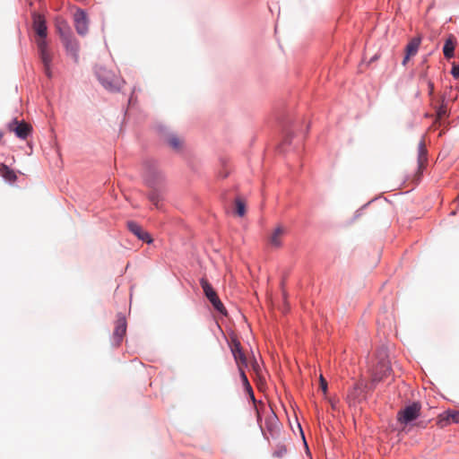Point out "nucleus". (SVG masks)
<instances>
[{
    "instance_id": "obj_1",
    "label": "nucleus",
    "mask_w": 459,
    "mask_h": 459,
    "mask_svg": "<svg viewBox=\"0 0 459 459\" xmlns=\"http://www.w3.org/2000/svg\"><path fill=\"white\" fill-rule=\"evenodd\" d=\"M33 28L38 36V38L36 39V44L38 47L41 62L44 66V72L48 77H51L52 55L48 48V43L46 40L47 26L45 20L42 16L38 14L34 15Z\"/></svg>"
},
{
    "instance_id": "obj_2",
    "label": "nucleus",
    "mask_w": 459,
    "mask_h": 459,
    "mask_svg": "<svg viewBox=\"0 0 459 459\" xmlns=\"http://www.w3.org/2000/svg\"><path fill=\"white\" fill-rule=\"evenodd\" d=\"M421 406L419 403H412L397 412V421L406 426L415 420L420 414Z\"/></svg>"
},
{
    "instance_id": "obj_3",
    "label": "nucleus",
    "mask_w": 459,
    "mask_h": 459,
    "mask_svg": "<svg viewBox=\"0 0 459 459\" xmlns=\"http://www.w3.org/2000/svg\"><path fill=\"white\" fill-rule=\"evenodd\" d=\"M99 81L108 90L117 91L120 88V80L111 72L100 67L96 71Z\"/></svg>"
},
{
    "instance_id": "obj_4",
    "label": "nucleus",
    "mask_w": 459,
    "mask_h": 459,
    "mask_svg": "<svg viewBox=\"0 0 459 459\" xmlns=\"http://www.w3.org/2000/svg\"><path fill=\"white\" fill-rule=\"evenodd\" d=\"M11 132H13L17 137L26 139L32 131V126L25 121H18L14 119L8 125Z\"/></svg>"
},
{
    "instance_id": "obj_5",
    "label": "nucleus",
    "mask_w": 459,
    "mask_h": 459,
    "mask_svg": "<svg viewBox=\"0 0 459 459\" xmlns=\"http://www.w3.org/2000/svg\"><path fill=\"white\" fill-rule=\"evenodd\" d=\"M126 333V317L119 314L117 315L115 329L113 332V342L116 345H119Z\"/></svg>"
},
{
    "instance_id": "obj_6",
    "label": "nucleus",
    "mask_w": 459,
    "mask_h": 459,
    "mask_svg": "<svg viewBox=\"0 0 459 459\" xmlns=\"http://www.w3.org/2000/svg\"><path fill=\"white\" fill-rule=\"evenodd\" d=\"M391 373V367L388 362L381 361L374 369L372 374V383H379L385 379Z\"/></svg>"
},
{
    "instance_id": "obj_7",
    "label": "nucleus",
    "mask_w": 459,
    "mask_h": 459,
    "mask_svg": "<svg viewBox=\"0 0 459 459\" xmlns=\"http://www.w3.org/2000/svg\"><path fill=\"white\" fill-rule=\"evenodd\" d=\"M451 423H459V411L448 410L438 415L437 424L440 428H445Z\"/></svg>"
},
{
    "instance_id": "obj_8",
    "label": "nucleus",
    "mask_w": 459,
    "mask_h": 459,
    "mask_svg": "<svg viewBox=\"0 0 459 459\" xmlns=\"http://www.w3.org/2000/svg\"><path fill=\"white\" fill-rule=\"evenodd\" d=\"M127 229L129 230V231H131L134 236H136L139 239L143 240V242H146L148 244L152 242V238L150 236V234L147 231L143 230V228L135 221H128Z\"/></svg>"
},
{
    "instance_id": "obj_9",
    "label": "nucleus",
    "mask_w": 459,
    "mask_h": 459,
    "mask_svg": "<svg viewBox=\"0 0 459 459\" xmlns=\"http://www.w3.org/2000/svg\"><path fill=\"white\" fill-rule=\"evenodd\" d=\"M162 178V173L154 166L148 168L144 174V180L150 187H154Z\"/></svg>"
},
{
    "instance_id": "obj_10",
    "label": "nucleus",
    "mask_w": 459,
    "mask_h": 459,
    "mask_svg": "<svg viewBox=\"0 0 459 459\" xmlns=\"http://www.w3.org/2000/svg\"><path fill=\"white\" fill-rule=\"evenodd\" d=\"M74 20L77 32L84 35L88 30L86 13L82 10H77L74 14Z\"/></svg>"
},
{
    "instance_id": "obj_11",
    "label": "nucleus",
    "mask_w": 459,
    "mask_h": 459,
    "mask_svg": "<svg viewBox=\"0 0 459 459\" xmlns=\"http://www.w3.org/2000/svg\"><path fill=\"white\" fill-rule=\"evenodd\" d=\"M287 230L282 225L279 224L272 232L269 238V243L272 247L279 248L282 244V238L286 234Z\"/></svg>"
},
{
    "instance_id": "obj_12",
    "label": "nucleus",
    "mask_w": 459,
    "mask_h": 459,
    "mask_svg": "<svg viewBox=\"0 0 459 459\" xmlns=\"http://www.w3.org/2000/svg\"><path fill=\"white\" fill-rule=\"evenodd\" d=\"M231 351H232V354L234 356V359H235L238 368L244 367V366L246 367L247 364V358H246L244 352L242 351L239 342H238L236 340L232 341Z\"/></svg>"
},
{
    "instance_id": "obj_13",
    "label": "nucleus",
    "mask_w": 459,
    "mask_h": 459,
    "mask_svg": "<svg viewBox=\"0 0 459 459\" xmlns=\"http://www.w3.org/2000/svg\"><path fill=\"white\" fill-rule=\"evenodd\" d=\"M427 149L425 142L422 140L418 144V165L419 170H422L427 163Z\"/></svg>"
},
{
    "instance_id": "obj_14",
    "label": "nucleus",
    "mask_w": 459,
    "mask_h": 459,
    "mask_svg": "<svg viewBox=\"0 0 459 459\" xmlns=\"http://www.w3.org/2000/svg\"><path fill=\"white\" fill-rule=\"evenodd\" d=\"M455 45H456V41H455V37L453 35H450L446 39L444 48H443V53H444V56H446V58L449 59L454 56Z\"/></svg>"
},
{
    "instance_id": "obj_15",
    "label": "nucleus",
    "mask_w": 459,
    "mask_h": 459,
    "mask_svg": "<svg viewBox=\"0 0 459 459\" xmlns=\"http://www.w3.org/2000/svg\"><path fill=\"white\" fill-rule=\"evenodd\" d=\"M65 48L67 50V53L71 56V57L74 59L75 63H78L79 61V47L75 40L74 39H66L65 41Z\"/></svg>"
},
{
    "instance_id": "obj_16",
    "label": "nucleus",
    "mask_w": 459,
    "mask_h": 459,
    "mask_svg": "<svg viewBox=\"0 0 459 459\" xmlns=\"http://www.w3.org/2000/svg\"><path fill=\"white\" fill-rule=\"evenodd\" d=\"M0 175L9 182H14L17 178L14 171L4 164L0 167Z\"/></svg>"
},
{
    "instance_id": "obj_17",
    "label": "nucleus",
    "mask_w": 459,
    "mask_h": 459,
    "mask_svg": "<svg viewBox=\"0 0 459 459\" xmlns=\"http://www.w3.org/2000/svg\"><path fill=\"white\" fill-rule=\"evenodd\" d=\"M200 284L208 299L217 294L216 291L213 290L212 286L209 283V281L206 279L202 278L200 280Z\"/></svg>"
},
{
    "instance_id": "obj_18",
    "label": "nucleus",
    "mask_w": 459,
    "mask_h": 459,
    "mask_svg": "<svg viewBox=\"0 0 459 459\" xmlns=\"http://www.w3.org/2000/svg\"><path fill=\"white\" fill-rule=\"evenodd\" d=\"M420 44V39L418 38L412 39L406 46V53L408 56H414L418 52Z\"/></svg>"
},
{
    "instance_id": "obj_19",
    "label": "nucleus",
    "mask_w": 459,
    "mask_h": 459,
    "mask_svg": "<svg viewBox=\"0 0 459 459\" xmlns=\"http://www.w3.org/2000/svg\"><path fill=\"white\" fill-rule=\"evenodd\" d=\"M168 143L169 144V146L176 150V151H179L182 146H183V141L178 137L177 135H170L169 136L168 138Z\"/></svg>"
},
{
    "instance_id": "obj_20",
    "label": "nucleus",
    "mask_w": 459,
    "mask_h": 459,
    "mask_svg": "<svg viewBox=\"0 0 459 459\" xmlns=\"http://www.w3.org/2000/svg\"><path fill=\"white\" fill-rule=\"evenodd\" d=\"M209 300L212 304L213 307L218 312H220L221 314H225L226 313V309H225L222 302L221 301V299H219L217 294L215 296H213L212 298L209 299Z\"/></svg>"
},
{
    "instance_id": "obj_21",
    "label": "nucleus",
    "mask_w": 459,
    "mask_h": 459,
    "mask_svg": "<svg viewBox=\"0 0 459 459\" xmlns=\"http://www.w3.org/2000/svg\"><path fill=\"white\" fill-rule=\"evenodd\" d=\"M239 368V372H240V377H241V379H242V382H243V385H245L246 389L250 393L252 398H254V394H253V390H252V387L248 382V379L243 370V367H240L238 368Z\"/></svg>"
},
{
    "instance_id": "obj_22",
    "label": "nucleus",
    "mask_w": 459,
    "mask_h": 459,
    "mask_svg": "<svg viewBox=\"0 0 459 459\" xmlns=\"http://www.w3.org/2000/svg\"><path fill=\"white\" fill-rule=\"evenodd\" d=\"M236 213L239 216V217H242L245 215L246 213V204L245 203L238 198L236 199Z\"/></svg>"
},
{
    "instance_id": "obj_23",
    "label": "nucleus",
    "mask_w": 459,
    "mask_h": 459,
    "mask_svg": "<svg viewBox=\"0 0 459 459\" xmlns=\"http://www.w3.org/2000/svg\"><path fill=\"white\" fill-rule=\"evenodd\" d=\"M448 116V113H447V108L445 104H442L437 111V120H436V123L437 122H439L440 123V120L445 117H447Z\"/></svg>"
},
{
    "instance_id": "obj_24",
    "label": "nucleus",
    "mask_w": 459,
    "mask_h": 459,
    "mask_svg": "<svg viewBox=\"0 0 459 459\" xmlns=\"http://www.w3.org/2000/svg\"><path fill=\"white\" fill-rule=\"evenodd\" d=\"M149 200L157 207L159 208V202L160 201V195L156 191H152L148 195Z\"/></svg>"
},
{
    "instance_id": "obj_25",
    "label": "nucleus",
    "mask_w": 459,
    "mask_h": 459,
    "mask_svg": "<svg viewBox=\"0 0 459 459\" xmlns=\"http://www.w3.org/2000/svg\"><path fill=\"white\" fill-rule=\"evenodd\" d=\"M451 74L455 79L459 80V65H453Z\"/></svg>"
},
{
    "instance_id": "obj_26",
    "label": "nucleus",
    "mask_w": 459,
    "mask_h": 459,
    "mask_svg": "<svg viewBox=\"0 0 459 459\" xmlns=\"http://www.w3.org/2000/svg\"><path fill=\"white\" fill-rule=\"evenodd\" d=\"M320 388L322 389V391L324 392V394H326V391H327V382H326V380L323 377V376H322V375L320 376Z\"/></svg>"
},
{
    "instance_id": "obj_27",
    "label": "nucleus",
    "mask_w": 459,
    "mask_h": 459,
    "mask_svg": "<svg viewBox=\"0 0 459 459\" xmlns=\"http://www.w3.org/2000/svg\"><path fill=\"white\" fill-rule=\"evenodd\" d=\"M252 368L255 371L256 374H258V371H259V365L257 364V362H254L253 365H252Z\"/></svg>"
},
{
    "instance_id": "obj_28",
    "label": "nucleus",
    "mask_w": 459,
    "mask_h": 459,
    "mask_svg": "<svg viewBox=\"0 0 459 459\" xmlns=\"http://www.w3.org/2000/svg\"><path fill=\"white\" fill-rule=\"evenodd\" d=\"M411 56H408V54L406 53V55H405L404 58H403V65H405L407 64V62L409 61V59H410V57H411Z\"/></svg>"
},
{
    "instance_id": "obj_29",
    "label": "nucleus",
    "mask_w": 459,
    "mask_h": 459,
    "mask_svg": "<svg viewBox=\"0 0 459 459\" xmlns=\"http://www.w3.org/2000/svg\"><path fill=\"white\" fill-rule=\"evenodd\" d=\"M429 87H430V92H432V91H433V85L430 83V84H429Z\"/></svg>"
}]
</instances>
